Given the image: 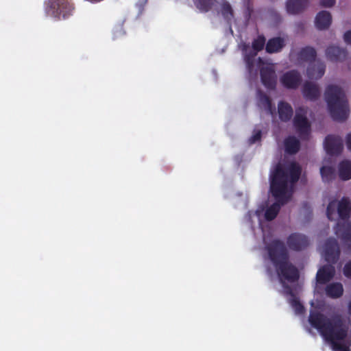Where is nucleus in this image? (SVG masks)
<instances>
[{"mask_svg":"<svg viewBox=\"0 0 351 351\" xmlns=\"http://www.w3.org/2000/svg\"><path fill=\"white\" fill-rule=\"evenodd\" d=\"M301 172L300 166L295 162H291L288 167H285L280 162L276 165L270 174V192L276 199V202L265 210V218L267 221L274 219L281 206L289 202L290 199V195H288L289 183L297 182Z\"/></svg>","mask_w":351,"mask_h":351,"instance_id":"nucleus-1","label":"nucleus"},{"mask_svg":"<svg viewBox=\"0 0 351 351\" xmlns=\"http://www.w3.org/2000/svg\"><path fill=\"white\" fill-rule=\"evenodd\" d=\"M308 322L333 351H350L348 346L343 342L347 337L348 328L341 313H335L327 316L318 311H311Z\"/></svg>","mask_w":351,"mask_h":351,"instance_id":"nucleus-2","label":"nucleus"},{"mask_svg":"<svg viewBox=\"0 0 351 351\" xmlns=\"http://www.w3.org/2000/svg\"><path fill=\"white\" fill-rule=\"evenodd\" d=\"M266 249L279 277L290 282L298 281L300 277L298 269L289 262V255L285 243L279 239H274Z\"/></svg>","mask_w":351,"mask_h":351,"instance_id":"nucleus-3","label":"nucleus"},{"mask_svg":"<svg viewBox=\"0 0 351 351\" xmlns=\"http://www.w3.org/2000/svg\"><path fill=\"white\" fill-rule=\"evenodd\" d=\"M324 99L332 119L337 121H346L349 115L348 101L343 89L334 84L326 86Z\"/></svg>","mask_w":351,"mask_h":351,"instance_id":"nucleus-4","label":"nucleus"},{"mask_svg":"<svg viewBox=\"0 0 351 351\" xmlns=\"http://www.w3.org/2000/svg\"><path fill=\"white\" fill-rule=\"evenodd\" d=\"M45 10L47 14L58 20H66L72 14L73 6L69 0H45Z\"/></svg>","mask_w":351,"mask_h":351,"instance_id":"nucleus-5","label":"nucleus"},{"mask_svg":"<svg viewBox=\"0 0 351 351\" xmlns=\"http://www.w3.org/2000/svg\"><path fill=\"white\" fill-rule=\"evenodd\" d=\"M342 220H348L351 213V203L348 197H343L339 202L336 199L329 202L326 208V215L329 220L335 219L336 214Z\"/></svg>","mask_w":351,"mask_h":351,"instance_id":"nucleus-6","label":"nucleus"},{"mask_svg":"<svg viewBox=\"0 0 351 351\" xmlns=\"http://www.w3.org/2000/svg\"><path fill=\"white\" fill-rule=\"evenodd\" d=\"M324 254L326 262L331 264L337 262L340 255V250L337 241L335 238L330 237L326 239L324 243Z\"/></svg>","mask_w":351,"mask_h":351,"instance_id":"nucleus-7","label":"nucleus"},{"mask_svg":"<svg viewBox=\"0 0 351 351\" xmlns=\"http://www.w3.org/2000/svg\"><path fill=\"white\" fill-rule=\"evenodd\" d=\"M287 245L291 250L300 252L308 246L309 240L305 234L293 232L287 237Z\"/></svg>","mask_w":351,"mask_h":351,"instance_id":"nucleus-8","label":"nucleus"},{"mask_svg":"<svg viewBox=\"0 0 351 351\" xmlns=\"http://www.w3.org/2000/svg\"><path fill=\"white\" fill-rule=\"evenodd\" d=\"M293 125L300 136L308 135L311 125L306 118V112L301 108L296 111Z\"/></svg>","mask_w":351,"mask_h":351,"instance_id":"nucleus-9","label":"nucleus"},{"mask_svg":"<svg viewBox=\"0 0 351 351\" xmlns=\"http://www.w3.org/2000/svg\"><path fill=\"white\" fill-rule=\"evenodd\" d=\"M324 146L328 155L337 156L343 150V141L339 136L330 134L325 138Z\"/></svg>","mask_w":351,"mask_h":351,"instance_id":"nucleus-10","label":"nucleus"},{"mask_svg":"<svg viewBox=\"0 0 351 351\" xmlns=\"http://www.w3.org/2000/svg\"><path fill=\"white\" fill-rule=\"evenodd\" d=\"M262 84L269 90H274L277 84V75L271 66H263L260 70Z\"/></svg>","mask_w":351,"mask_h":351,"instance_id":"nucleus-11","label":"nucleus"},{"mask_svg":"<svg viewBox=\"0 0 351 351\" xmlns=\"http://www.w3.org/2000/svg\"><path fill=\"white\" fill-rule=\"evenodd\" d=\"M282 85L288 89H296L302 82V76L297 70L285 73L280 78Z\"/></svg>","mask_w":351,"mask_h":351,"instance_id":"nucleus-12","label":"nucleus"},{"mask_svg":"<svg viewBox=\"0 0 351 351\" xmlns=\"http://www.w3.org/2000/svg\"><path fill=\"white\" fill-rule=\"evenodd\" d=\"M335 234L341 239L344 244L348 245V250H350L351 223L347 221H338L335 227Z\"/></svg>","mask_w":351,"mask_h":351,"instance_id":"nucleus-13","label":"nucleus"},{"mask_svg":"<svg viewBox=\"0 0 351 351\" xmlns=\"http://www.w3.org/2000/svg\"><path fill=\"white\" fill-rule=\"evenodd\" d=\"M326 56L331 62H343L347 58L348 51L346 48L332 45L326 48Z\"/></svg>","mask_w":351,"mask_h":351,"instance_id":"nucleus-14","label":"nucleus"},{"mask_svg":"<svg viewBox=\"0 0 351 351\" xmlns=\"http://www.w3.org/2000/svg\"><path fill=\"white\" fill-rule=\"evenodd\" d=\"M325 71V63L320 60H317L313 63H310L306 69V75L309 79L319 80L324 75Z\"/></svg>","mask_w":351,"mask_h":351,"instance_id":"nucleus-15","label":"nucleus"},{"mask_svg":"<svg viewBox=\"0 0 351 351\" xmlns=\"http://www.w3.org/2000/svg\"><path fill=\"white\" fill-rule=\"evenodd\" d=\"M335 274V267L332 265H325L319 269L316 275L318 284L324 285L332 279Z\"/></svg>","mask_w":351,"mask_h":351,"instance_id":"nucleus-16","label":"nucleus"},{"mask_svg":"<svg viewBox=\"0 0 351 351\" xmlns=\"http://www.w3.org/2000/svg\"><path fill=\"white\" fill-rule=\"evenodd\" d=\"M302 94L306 99L315 101L319 98L321 93L317 84L306 82L303 85Z\"/></svg>","mask_w":351,"mask_h":351,"instance_id":"nucleus-17","label":"nucleus"},{"mask_svg":"<svg viewBox=\"0 0 351 351\" xmlns=\"http://www.w3.org/2000/svg\"><path fill=\"white\" fill-rule=\"evenodd\" d=\"M308 2V0H287V11L290 14H299L307 7Z\"/></svg>","mask_w":351,"mask_h":351,"instance_id":"nucleus-18","label":"nucleus"},{"mask_svg":"<svg viewBox=\"0 0 351 351\" xmlns=\"http://www.w3.org/2000/svg\"><path fill=\"white\" fill-rule=\"evenodd\" d=\"M285 46V40L280 37H274L269 39L266 43L265 50L269 53L280 51Z\"/></svg>","mask_w":351,"mask_h":351,"instance_id":"nucleus-19","label":"nucleus"},{"mask_svg":"<svg viewBox=\"0 0 351 351\" xmlns=\"http://www.w3.org/2000/svg\"><path fill=\"white\" fill-rule=\"evenodd\" d=\"M279 118L282 121H289L293 116V108L291 106L285 101H280L278 107Z\"/></svg>","mask_w":351,"mask_h":351,"instance_id":"nucleus-20","label":"nucleus"},{"mask_svg":"<svg viewBox=\"0 0 351 351\" xmlns=\"http://www.w3.org/2000/svg\"><path fill=\"white\" fill-rule=\"evenodd\" d=\"M316 56V50L309 46L302 48L298 53V59L303 62H311L315 61Z\"/></svg>","mask_w":351,"mask_h":351,"instance_id":"nucleus-21","label":"nucleus"},{"mask_svg":"<svg viewBox=\"0 0 351 351\" xmlns=\"http://www.w3.org/2000/svg\"><path fill=\"white\" fill-rule=\"evenodd\" d=\"M326 294L331 298H339L343 293V286L339 282L329 284L326 287Z\"/></svg>","mask_w":351,"mask_h":351,"instance_id":"nucleus-22","label":"nucleus"},{"mask_svg":"<svg viewBox=\"0 0 351 351\" xmlns=\"http://www.w3.org/2000/svg\"><path fill=\"white\" fill-rule=\"evenodd\" d=\"M285 152L289 154H295L300 150V143L295 136H289L285 140Z\"/></svg>","mask_w":351,"mask_h":351,"instance_id":"nucleus-23","label":"nucleus"},{"mask_svg":"<svg viewBox=\"0 0 351 351\" xmlns=\"http://www.w3.org/2000/svg\"><path fill=\"white\" fill-rule=\"evenodd\" d=\"M265 44V38L263 36H259L257 38L254 39L252 42V48L255 51L254 54L252 56H256V53L261 51ZM253 57H250L249 56H246L245 60L249 67H251L253 64Z\"/></svg>","mask_w":351,"mask_h":351,"instance_id":"nucleus-24","label":"nucleus"},{"mask_svg":"<svg viewBox=\"0 0 351 351\" xmlns=\"http://www.w3.org/2000/svg\"><path fill=\"white\" fill-rule=\"evenodd\" d=\"M339 176L343 180L351 179V161L344 160L339 164Z\"/></svg>","mask_w":351,"mask_h":351,"instance_id":"nucleus-25","label":"nucleus"},{"mask_svg":"<svg viewBox=\"0 0 351 351\" xmlns=\"http://www.w3.org/2000/svg\"><path fill=\"white\" fill-rule=\"evenodd\" d=\"M259 105L263 107L269 114H273L275 108H273L270 97L263 93H260L258 96Z\"/></svg>","mask_w":351,"mask_h":351,"instance_id":"nucleus-26","label":"nucleus"},{"mask_svg":"<svg viewBox=\"0 0 351 351\" xmlns=\"http://www.w3.org/2000/svg\"><path fill=\"white\" fill-rule=\"evenodd\" d=\"M320 173L323 181L330 182L335 178V170L332 167L323 166L320 169Z\"/></svg>","mask_w":351,"mask_h":351,"instance_id":"nucleus-27","label":"nucleus"},{"mask_svg":"<svg viewBox=\"0 0 351 351\" xmlns=\"http://www.w3.org/2000/svg\"><path fill=\"white\" fill-rule=\"evenodd\" d=\"M197 9L201 12H208L215 3V0H193Z\"/></svg>","mask_w":351,"mask_h":351,"instance_id":"nucleus-28","label":"nucleus"},{"mask_svg":"<svg viewBox=\"0 0 351 351\" xmlns=\"http://www.w3.org/2000/svg\"><path fill=\"white\" fill-rule=\"evenodd\" d=\"M219 12L225 20L230 21L233 18V10L230 3L227 1L221 2Z\"/></svg>","mask_w":351,"mask_h":351,"instance_id":"nucleus-29","label":"nucleus"},{"mask_svg":"<svg viewBox=\"0 0 351 351\" xmlns=\"http://www.w3.org/2000/svg\"><path fill=\"white\" fill-rule=\"evenodd\" d=\"M290 303L296 314L301 315L304 313V307L297 298H291Z\"/></svg>","mask_w":351,"mask_h":351,"instance_id":"nucleus-30","label":"nucleus"},{"mask_svg":"<svg viewBox=\"0 0 351 351\" xmlns=\"http://www.w3.org/2000/svg\"><path fill=\"white\" fill-rule=\"evenodd\" d=\"M332 16L329 12L322 11L319 12L315 18V22H331Z\"/></svg>","mask_w":351,"mask_h":351,"instance_id":"nucleus-31","label":"nucleus"},{"mask_svg":"<svg viewBox=\"0 0 351 351\" xmlns=\"http://www.w3.org/2000/svg\"><path fill=\"white\" fill-rule=\"evenodd\" d=\"M261 135H262V133H261V130H258L256 131L254 134H253V135L250 138L249 141H250V144H254L255 143H256L257 141H260L261 138Z\"/></svg>","mask_w":351,"mask_h":351,"instance_id":"nucleus-32","label":"nucleus"},{"mask_svg":"<svg viewBox=\"0 0 351 351\" xmlns=\"http://www.w3.org/2000/svg\"><path fill=\"white\" fill-rule=\"evenodd\" d=\"M343 274L346 277L351 278V261L344 266Z\"/></svg>","mask_w":351,"mask_h":351,"instance_id":"nucleus-33","label":"nucleus"},{"mask_svg":"<svg viewBox=\"0 0 351 351\" xmlns=\"http://www.w3.org/2000/svg\"><path fill=\"white\" fill-rule=\"evenodd\" d=\"M343 38L347 45H351V30L346 31L343 34Z\"/></svg>","mask_w":351,"mask_h":351,"instance_id":"nucleus-34","label":"nucleus"},{"mask_svg":"<svg viewBox=\"0 0 351 351\" xmlns=\"http://www.w3.org/2000/svg\"><path fill=\"white\" fill-rule=\"evenodd\" d=\"M317 29L323 30L327 29L330 27L331 23H315Z\"/></svg>","mask_w":351,"mask_h":351,"instance_id":"nucleus-35","label":"nucleus"},{"mask_svg":"<svg viewBox=\"0 0 351 351\" xmlns=\"http://www.w3.org/2000/svg\"><path fill=\"white\" fill-rule=\"evenodd\" d=\"M335 3V0H322L321 4L325 7H331Z\"/></svg>","mask_w":351,"mask_h":351,"instance_id":"nucleus-36","label":"nucleus"},{"mask_svg":"<svg viewBox=\"0 0 351 351\" xmlns=\"http://www.w3.org/2000/svg\"><path fill=\"white\" fill-rule=\"evenodd\" d=\"M284 288L285 289V292L287 295L291 296V298H296L295 296V294L293 291V290L291 289V288L289 286V285H284Z\"/></svg>","mask_w":351,"mask_h":351,"instance_id":"nucleus-37","label":"nucleus"},{"mask_svg":"<svg viewBox=\"0 0 351 351\" xmlns=\"http://www.w3.org/2000/svg\"><path fill=\"white\" fill-rule=\"evenodd\" d=\"M346 145L348 149L351 151V133L348 134L346 136Z\"/></svg>","mask_w":351,"mask_h":351,"instance_id":"nucleus-38","label":"nucleus"},{"mask_svg":"<svg viewBox=\"0 0 351 351\" xmlns=\"http://www.w3.org/2000/svg\"><path fill=\"white\" fill-rule=\"evenodd\" d=\"M348 310H349V313L351 314V302L349 303Z\"/></svg>","mask_w":351,"mask_h":351,"instance_id":"nucleus-39","label":"nucleus"}]
</instances>
